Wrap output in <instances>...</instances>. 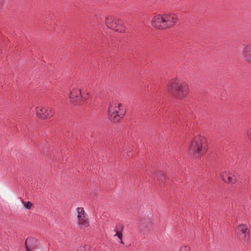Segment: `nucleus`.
Here are the masks:
<instances>
[{"label": "nucleus", "mask_w": 251, "mask_h": 251, "mask_svg": "<svg viewBox=\"0 0 251 251\" xmlns=\"http://www.w3.org/2000/svg\"><path fill=\"white\" fill-rule=\"evenodd\" d=\"M178 20L177 16L173 13L158 14L151 19V25L155 28L165 29L175 26Z\"/></svg>", "instance_id": "f257e3e1"}, {"label": "nucleus", "mask_w": 251, "mask_h": 251, "mask_svg": "<svg viewBox=\"0 0 251 251\" xmlns=\"http://www.w3.org/2000/svg\"><path fill=\"white\" fill-rule=\"evenodd\" d=\"M167 91L175 97L181 99L188 95L189 88L188 84L186 82L181 81L176 78H174L169 81Z\"/></svg>", "instance_id": "f03ea898"}, {"label": "nucleus", "mask_w": 251, "mask_h": 251, "mask_svg": "<svg viewBox=\"0 0 251 251\" xmlns=\"http://www.w3.org/2000/svg\"><path fill=\"white\" fill-rule=\"evenodd\" d=\"M207 149V143L204 137L197 135L195 137L190 147V151L196 157L203 154Z\"/></svg>", "instance_id": "7ed1b4c3"}, {"label": "nucleus", "mask_w": 251, "mask_h": 251, "mask_svg": "<svg viewBox=\"0 0 251 251\" xmlns=\"http://www.w3.org/2000/svg\"><path fill=\"white\" fill-rule=\"evenodd\" d=\"M88 98V94H82L81 86L78 84H73L70 89L69 101L73 105H78L83 100Z\"/></svg>", "instance_id": "20e7f679"}, {"label": "nucleus", "mask_w": 251, "mask_h": 251, "mask_svg": "<svg viewBox=\"0 0 251 251\" xmlns=\"http://www.w3.org/2000/svg\"><path fill=\"white\" fill-rule=\"evenodd\" d=\"M109 116L111 121L119 122L126 114L125 105L120 102H112L109 107Z\"/></svg>", "instance_id": "39448f33"}, {"label": "nucleus", "mask_w": 251, "mask_h": 251, "mask_svg": "<svg viewBox=\"0 0 251 251\" xmlns=\"http://www.w3.org/2000/svg\"><path fill=\"white\" fill-rule=\"evenodd\" d=\"M105 24L109 28L117 32H123L125 30V26L123 21L113 17L110 16L106 18Z\"/></svg>", "instance_id": "423d86ee"}, {"label": "nucleus", "mask_w": 251, "mask_h": 251, "mask_svg": "<svg viewBox=\"0 0 251 251\" xmlns=\"http://www.w3.org/2000/svg\"><path fill=\"white\" fill-rule=\"evenodd\" d=\"M77 224L80 229L86 228L89 226L88 216L82 207L77 208Z\"/></svg>", "instance_id": "0eeeda50"}, {"label": "nucleus", "mask_w": 251, "mask_h": 251, "mask_svg": "<svg viewBox=\"0 0 251 251\" xmlns=\"http://www.w3.org/2000/svg\"><path fill=\"white\" fill-rule=\"evenodd\" d=\"M223 180L226 183L235 184L239 180L240 176L238 173L225 171L221 173Z\"/></svg>", "instance_id": "6e6552de"}, {"label": "nucleus", "mask_w": 251, "mask_h": 251, "mask_svg": "<svg viewBox=\"0 0 251 251\" xmlns=\"http://www.w3.org/2000/svg\"><path fill=\"white\" fill-rule=\"evenodd\" d=\"M37 116L42 119H50L54 114V111L49 107L38 106L36 108Z\"/></svg>", "instance_id": "1a4fd4ad"}, {"label": "nucleus", "mask_w": 251, "mask_h": 251, "mask_svg": "<svg viewBox=\"0 0 251 251\" xmlns=\"http://www.w3.org/2000/svg\"><path fill=\"white\" fill-rule=\"evenodd\" d=\"M26 251H43V249L39 247L38 241L32 237L27 238L25 242Z\"/></svg>", "instance_id": "9d476101"}, {"label": "nucleus", "mask_w": 251, "mask_h": 251, "mask_svg": "<svg viewBox=\"0 0 251 251\" xmlns=\"http://www.w3.org/2000/svg\"><path fill=\"white\" fill-rule=\"evenodd\" d=\"M237 231L241 238L244 240H248L249 237V230L247 226L241 225L237 228Z\"/></svg>", "instance_id": "9b49d317"}, {"label": "nucleus", "mask_w": 251, "mask_h": 251, "mask_svg": "<svg viewBox=\"0 0 251 251\" xmlns=\"http://www.w3.org/2000/svg\"><path fill=\"white\" fill-rule=\"evenodd\" d=\"M242 55L245 60L251 62V44L244 47L242 51Z\"/></svg>", "instance_id": "f8f14e48"}, {"label": "nucleus", "mask_w": 251, "mask_h": 251, "mask_svg": "<svg viewBox=\"0 0 251 251\" xmlns=\"http://www.w3.org/2000/svg\"><path fill=\"white\" fill-rule=\"evenodd\" d=\"M157 178L161 182H164L166 177L165 175L161 172H159L157 174Z\"/></svg>", "instance_id": "ddd939ff"}, {"label": "nucleus", "mask_w": 251, "mask_h": 251, "mask_svg": "<svg viewBox=\"0 0 251 251\" xmlns=\"http://www.w3.org/2000/svg\"><path fill=\"white\" fill-rule=\"evenodd\" d=\"M77 251H90V247L89 245L79 247Z\"/></svg>", "instance_id": "4468645a"}, {"label": "nucleus", "mask_w": 251, "mask_h": 251, "mask_svg": "<svg viewBox=\"0 0 251 251\" xmlns=\"http://www.w3.org/2000/svg\"><path fill=\"white\" fill-rule=\"evenodd\" d=\"M114 236H117L118 238L120 239V243L124 244V243L122 241L123 234L121 231H117L116 233L114 235Z\"/></svg>", "instance_id": "2eb2a0df"}, {"label": "nucleus", "mask_w": 251, "mask_h": 251, "mask_svg": "<svg viewBox=\"0 0 251 251\" xmlns=\"http://www.w3.org/2000/svg\"><path fill=\"white\" fill-rule=\"evenodd\" d=\"M179 251H191L190 247L188 246L183 245L180 247Z\"/></svg>", "instance_id": "dca6fc26"}, {"label": "nucleus", "mask_w": 251, "mask_h": 251, "mask_svg": "<svg viewBox=\"0 0 251 251\" xmlns=\"http://www.w3.org/2000/svg\"><path fill=\"white\" fill-rule=\"evenodd\" d=\"M23 204L24 206L28 209H30L32 206V203L30 201L23 202Z\"/></svg>", "instance_id": "f3484780"}, {"label": "nucleus", "mask_w": 251, "mask_h": 251, "mask_svg": "<svg viewBox=\"0 0 251 251\" xmlns=\"http://www.w3.org/2000/svg\"><path fill=\"white\" fill-rule=\"evenodd\" d=\"M247 135L250 140L251 141V128H250L248 130Z\"/></svg>", "instance_id": "a211bd4d"}, {"label": "nucleus", "mask_w": 251, "mask_h": 251, "mask_svg": "<svg viewBox=\"0 0 251 251\" xmlns=\"http://www.w3.org/2000/svg\"><path fill=\"white\" fill-rule=\"evenodd\" d=\"M3 0H0V7L2 6Z\"/></svg>", "instance_id": "6ab92c4d"}]
</instances>
